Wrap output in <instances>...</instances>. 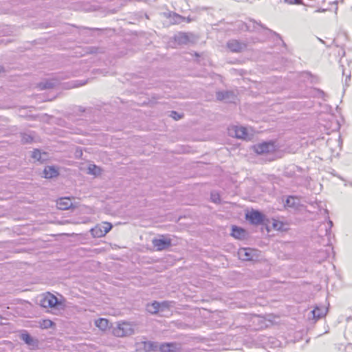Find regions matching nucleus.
<instances>
[{"mask_svg": "<svg viewBox=\"0 0 352 352\" xmlns=\"http://www.w3.org/2000/svg\"><path fill=\"white\" fill-rule=\"evenodd\" d=\"M160 344L157 342L144 341L142 342L143 350L145 352H160Z\"/></svg>", "mask_w": 352, "mask_h": 352, "instance_id": "obj_12", "label": "nucleus"}, {"mask_svg": "<svg viewBox=\"0 0 352 352\" xmlns=\"http://www.w3.org/2000/svg\"><path fill=\"white\" fill-rule=\"evenodd\" d=\"M254 151L259 155L273 153L276 151V146L272 141L263 142L254 146Z\"/></svg>", "mask_w": 352, "mask_h": 352, "instance_id": "obj_3", "label": "nucleus"}, {"mask_svg": "<svg viewBox=\"0 0 352 352\" xmlns=\"http://www.w3.org/2000/svg\"><path fill=\"white\" fill-rule=\"evenodd\" d=\"M170 302L163 301L159 302V313H164L166 311H169L170 307Z\"/></svg>", "mask_w": 352, "mask_h": 352, "instance_id": "obj_25", "label": "nucleus"}, {"mask_svg": "<svg viewBox=\"0 0 352 352\" xmlns=\"http://www.w3.org/2000/svg\"><path fill=\"white\" fill-rule=\"evenodd\" d=\"M44 177L52 179L59 175V171L57 168L54 166H46L43 170Z\"/></svg>", "mask_w": 352, "mask_h": 352, "instance_id": "obj_17", "label": "nucleus"}, {"mask_svg": "<svg viewBox=\"0 0 352 352\" xmlns=\"http://www.w3.org/2000/svg\"><path fill=\"white\" fill-rule=\"evenodd\" d=\"M79 111H81V112H85V109L83 108L82 107H79Z\"/></svg>", "mask_w": 352, "mask_h": 352, "instance_id": "obj_34", "label": "nucleus"}, {"mask_svg": "<svg viewBox=\"0 0 352 352\" xmlns=\"http://www.w3.org/2000/svg\"><path fill=\"white\" fill-rule=\"evenodd\" d=\"M21 142L23 144H30L34 140V137L31 134L22 133H21Z\"/></svg>", "mask_w": 352, "mask_h": 352, "instance_id": "obj_24", "label": "nucleus"}, {"mask_svg": "<svg viewBox=\"0 0 352 352\" xmlns=\"http://www.w3.org/2000/svg\"><path fill=\"white\" fill-rule=\"evenodd\" d=\"M59 85V82L56 79H50L43 82H41L38 87L40 89H53Z\"/></svg>", "mask_w": 352, "mask_h": 352, "instance_id": "obj_18", "label": "nucleus"}, {"mask_svg": "<svg viewBox=\"0 0 352 352\" xmlns=\"http://www.w3.org/2000/svg\"><path fill=\"white\" fill-rule=\"evenodd\" d=\"M40 305L45 308H56L61 305V302L54 295L48 293L42 298Z\"/></svg>", "mask_w": 352, "mask_h": 352, "instance_id": "obj_5", "label": "nucleus"}, {"mask_svg": "<svg viewBox=\"0 0 352 352\" xmlns=\"http://www.w3.org/2000/svg\"><path fill=\"white\" fill-rule=\"evenodd\" d=\"M274 34H275L277 36H278L279 38H280L279 34H276V33H274Z\"/></svg>", "mask_w": 352, "mask_h": 352, "instance_id": "obj_37", "label": "nucleus"}, {"mask_svg": "<svg viewBox=\"0 0 352 352\" xmlns=\"http://www.w3.org/2000/svg\"><path fill=\"white\" fill-rule=\"evenodd\" d=\"M57 208L59 210H65L74 208L75 206L72 204L69 197H62L57 200Z\"/></svg>", "mask_w": 352, "mask_h": 352, "instance_id": "obj_13", "label": "nucleus"}, {"mask_svg": "<svg viewBox=\"0 0 352 352\" xmlns=\"http://www.w3.org/2000/svg\"><path fill=\"white\" fill-rule=\"evenodd\" d=\"M111 223L109 222H102L97 224L94 228L90 230V232L93 237L100 238L105 236L112 228Z\"/></svg>", "mask_w": 352, "mask_h": 352, "instance_id": "obj_2", "label": "nucleus"}, {"mask_svg": "<svg viewBox=\"0 0 352 352\" xmlns=\"http://www.w3.org/2000/svg\"><path fill=\"white\" fill-rule=\"evenodd\" d=\"M238 254L243 261H254L256 258V251L251 248H241Z\"/></svg>", "mask_w": 352, "mask_h": 352, "instance_id": "obj_10", "label": "nucleus"}, {"mask_svg": "<svg viewBox=\"0 0 352 352\" xmlns=\"http://www.w3.org/2000/svg\"><path fill=\"white\" fill-rule=\"evenodd\" d=\"M228 49L234 53H241L247 48V43L236 39H230L226 43Z\"/></svg>", "mask_w": 352, "mask_h": 352, "instance_id": "obj_6", "label": "nucleus"}, {"mask_svg": "<svg viewBox=\"0 0 352 352\" xmlns=\"http://www.w3.org/2000/svg\"><path fill=\"white\" fill-rule=\"evenodd\" d=\"M146 310L152 314H158L159 313V302L154 301L151 304H148Z\"/></svg>", "mask_w": 352, "mask_h": 352, "instance_id": "obj_22", "label": "nucleus"}, {"mask_svg": "<svg viewBox=\"0 0 352 352\" xmlns=\"http://www.w3.org/2000/svg\"><path fill=\"white\" fill-rule=\"evenodd\" d=\"M231 235L237 239L242 240L247 239L248 233L245 229L236 226H233Z\"/></svg>", "mask_w": 352, "mask_h": 352, "instance_id": "obj_14", "label": "nucleus"}, {"mask_svg": "<svg viewBox=\"0 0 352 352\" xmlns=\"http://www.w3.org/2000/svg\"><path fill=\"white\" fill-rule=\"evenodd\" d=\"M175 41L179 44H187L190 41V36L189 34L187 33H179L175 36Z\"/></svg>", "mask_w": 352, "mask_h": 352, "instance_id": "obj_21", "label": "nucleus"}, {"mask_svg": "<svg viewBox=\"0 0 352 352\" xmlns=\"http://www.w3.org/2000/svg\"><path fill=\"white\" fill-rule=\"evenodd\" d=\"M85 82H82V83H80V84H79V85H75V87H78V86H79V85H85Z\"/></svg>", "mask_w": 352, "mask_h": 352, "instance_id": "obj_36", "label": "nucleus"}, {"mask_svg": "<svg viewBox=\"0 0 352 352\" xmlns=\"http://www.w3.org/2000/svg\"><path fill=\"white\" fill-rule=\"evenodd\" d=\"M284 2L288 4H302V0H284Z\"/></svg>", "mask_w": 352, "mask_h": 352, "instance_id": "obj_31", "label": "nucleus"}, {"mask_svg": "<svg viewBox=\"0 0 352 352\" xmlns=\"http://www.w3.org/2000/svg\"><path fill=\"white\" fill-rule=\"evenodd\" d=\"M95 324L100 329L104 331L108 327L109 320L106 318H99L96 320Z\"/></svg>", "mask_w": 352, "mask_h": 352, "instance_id": "obj_23", "label": "nucleus"}, {"mask_svg": "<svg viewBox=\"0 0 352 352\" xmlns=\"http://www.w3.org/2000/svg\"><path fill=\"white\" fill-rule=\"evenodd\" d=\"M113 333L117 337L129 336L134 333V329L130 323L122 322L113 328Z\"/></svg>", "mask_w": 352, "mask_h": 352, "instance_id": "obj_1", "label": "nucleus"}, {"mask_svg": "<svg viewBox=\"0 0 352 352\" xmlns=\"http://www.w3.org/2000/svg\"><path fill=\"white\" fill-rule=\"evenodd\" d=\"M170 116L171 118H173L174 120H178L181 119L183 117V115L182 114H179V113H177L175 111H172L170 112Z\"/></svg>", "mask_w": 352, "mask_h": 352, "instance_id": "obj_29", "label": "nucleus"}, {"mask_svg": "<svg viewBox=\"0 0 352 352\" xmlns=\"http://www.w3.org/2000/svg\"><path fill=\"white\" fill-rule=\"evenodd\" d=\"M163 14L165 17L171 19V23L173 24H179L184 21L186 19L184 16H182V15L174 12L168 11L164 12Z\"/></svg>", "mask_w": 352, "mask_h": 352, "instance_id": "obj_16", "label": "nucleus"}, {"mask_svg": "<svg viewBox=\"0 0 352 352\" xmlns=\"http://www.w3.org/2000/svg\"><path fill=\"white\" fill-rule=\"evenodd\" d=\"M296 199L294 197H289L285 201V205L289 207H294L296 206Z\"/></svg>", "mask_w": 352, "mask_h": 352, "instance_id": "obj_28", "label": "nucleus"}, {"mask_svg": "<svg viewBox=\"0 0 352 352\" xmlns=\"http://www.w3.org/2000/svg\"><path fill=\"white\" fill-rule=\"evenodd\" d=\"M182 346L180 343L162 342L160 344V352H182Z\"/></svg>", "mask_w": 352, "mask_h": 352, "instance_id": "obj_8", "label": "nucleus"}, {"mask_svg": "<svg viewBox=\"0 0 352 352\" xmlns=\"http://www.w3.org/2000/svg\"><path fill=\"white\" fill-rule=\"evenodd\" d=\"M89 173H91L95 175H98L99 173V172L100 171V168L96 165H93V168L89 167Z\"/></svg>", "mask_w": 352, "mask_h": 352, "instance_id": "obj_30", "label": "nucleus"}, {"mask_svg": "<svg viewBox=\"0 0 352 352\" xmlns=\"http://www.w3.org/2000/svg\"><path fill=\"white\" fill-rule=\"evenodd\" d=\"M185 21H186L188 23H190L192 21V19L190 17L186 18Z\"/></svg>", "mask_w": 352, "mask_h": 352, "instance_id": "obj_35", "label": "nucleus"}, {"mask_svg": "<svg viewBox=\"0 0 352 352\" xmlns=\"http://www.w3.org/2000/svg\"><path fill=\"white\" fill-rule=\"evenodd\" d=\"M216 98L219 101L234 102L236 99V95L232 91H221L216 93Z\"/></svg>", "mask_w": 352, "mask_h": 352, "instance_id": "obj_9", "label": "nucleus"}, {"mask_svg": "<svg viewBox=\"0 0 352 352\" xmlns=\"http://www.w3.org/2000/svg\"><path fill=\"white\" fill-rule=\"evenodd\" d=\"M210 199L215 204H219L221 202L220 195L216 192H211Z\"/></svg>", "mask_w": 352, "mask_h": 352, "instance_id": "obj_27", "label": "nucleus"}, {"mask_svg": "<svg viewBox=\"0 0 352 352\" xmlns=\"http://www.w3.org/2000/svg\"><path fill=\"white\" fill-rule=\"evenodd\" d=\"M152 243L157 251L164 250L172 246L171 239L164 236L159 239H153Z\"/></svg>", "mask_w": 352, "mask_h": 352, "instance_id": "obj_7", "label": "nucleus"}, {"mask_svg": "<svg viewBox=\"0 0 352 352\" xmlns=\"http://www.w3.org/2000/svg\"><path fill=\"white\" fill-rule=\"evenodd\" d=\"M43 155L46 156L47 153L45 152L41 153V152L39 149L36 148V149H34V151L32 152L31 157L33 159L36 160V161L40 162L41 163H43L46 160L45 158L43 157Z\"/></svg>", "mask_w": 352, "mask_h": 352, "instance_id": "obj_20", "label": "nucleus"}, {"mask_svg": "<svg viewBox=\"0 0 352 352\" xmlns=\"http://www.w3.org/2000/svg\"><path fill=\"white\" fill-rule=\"evenodd\" d=\"M54 324V322L50 320H45L43 321V325L45 328L51 327Z\"/></svg>", "mask_w": 352, "mask_h": 352, "instance_id": "obj_32", "label": "nucleus"}, {"mask_svg": "<svg viewBox=\"0 0 352 352\" xmlns=\"http://www.w3.org/2000/svg\"><path fill=\"white\" fill-rule=\"evenodd\" d=\"M327 309L324 307L316 306L314 310L311 311L313 318L318 320L325 316Z\"/></svg>", "mask_w": 352, "mask_h": 352, "instance_id": "obj_19", "label": "nucleus"}, {"mask_svg": "<svg viewBox=\"0 0 352 352\" xmlns=\"http://www.w3.org/2000/svg\"><path fill=\"white\" fill-rule=\"evenodd\" d=\"M245 217L253 225H261L265 219V216L257 210H252L245 214Z\"/></svg>", "mask_w": 352, "mask_h": 352, "instance_id": "obj_4", "label": "nucleus"}, {"mask_svg": "<svg viewBox=\"0 0 352 352\" xmlns=\"http://www.w3.org/2000/svg\"><path fill=\"white\" fill-rule=\"evenodd\" d=\"M328 224L329 225V230H330L332 228V226H333V221H331V220H329Z\"/></svg>", "mask_w": 352, "mask_h": 352, "instance_id": "obj_33", "label": "nucleus"}, {"mask_svg": "<svg viewBox=\"0 0 352 352\" xmlns=\"http://www.w3.org/2000/svg\"><path fill=\"white\" fill-rule=\"evenodd\" d=\"M20 338L23 340L27 345H28L32 349H35L38 347V341L37 339L34 338L30 333L27 331L21 333L20 336Z\"/></svg>", "mask_w": 352, "mask_h": 352, "instance_id": "obj_11", "label": "nucleus"}, {"mask_svg": "<svg viewBox=\"0 0 352 352\" xmlns=\"http://www.w3.org/2000/svg\"><path fill=\"white\" fill-rule=\"evenodd\" d=\"M311 94L312 96L318 98H324L325 96V93L322 90L317 88L312 89Z\"/></svg>", "mask_w": 352, "mask_h": 352, "instance_id": "obj_26", "label": "nucleus"}, {"mask_svg": "<svg viewBox=\"0 0 352 352\" xmlns=\"http://www.w3.org/2000/svg\"><path fill=\"white\" fill-rule=\"evenodd\" d=\"M230 133L239 139H245L248 136L247 129L243 126H235L230 131Z\"/></svg>", "mask_w": 352, "mask_h": 352, "instance_id": "obj_15", "label": "nucleus"}]
</instances>
